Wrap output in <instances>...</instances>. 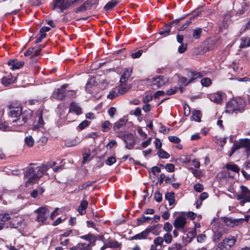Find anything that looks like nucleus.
<instances>
[{
	"instance_id": "2f4dec72",
	"label": "nucleus",
	"mask_w": 250,
	"mask_h": 250,
	"mask_svg": "<svg viewBox=\"0 0 250 250\" xmlns=\"http://www.w3.org/2000/svg\"><path fill=\"white\" fill-rule=\"evenodd\" d=\"M118 3L119 1L117 0H111L106 4L104 7V9L105 11L110 10L116 6Z\"/></svg>"
},
{
	"instance_id": "72a5a7b5",
	"label": "nucleus",
	"mask_w": 250,
	"mask_h": 250,
	"mask_svg": "<svg viewBox=\"0 0 250 250\" xmlns=\"http://www.w3.org/2000/svg\"><path fill=\"white\" fill-rule=\"evenodd\" d=\"M225 167L228 170H231L236 173H238L240 170L239 167L233 163H228L226 165Z\"/></svg>"
},
{
	"instance_id": "e2e57ef3",
	"label": "nucleus",
	"mask_w": 250,
	"mask_h": 250,
	"mask_svg": "<svg viewBox=\"0 0 250 250\" xmlns=\"http://www.w3.org/2000/svg\"><path fill=\"white\" fill-rule=\"evenodd\" d=\"M151 140H152V138L149 137L147 140L142 142L141 143V146L143 147L146 148V147H147L151 144Z\"/></svg>"
},
{
	"instance_id": "338daca9",
	"label": "nucleus",
	"mask_w": 250,
	"mask_h": 250,
	"mask_svg": "<svg viewBox=\"0 0 250 250\" xmlns=\"http://www.w3.org/2000/svg\"><path fill=\"white\" fill-rule=\"evenodd\" d=\"M183 108H184V115L186 116H188L190 113V107H189V105L188 104H185Z\"/></svg>"
},
{
	"instance_id": "0eeeda50",
	"label": "nucleus",
	"mask_w": 250,
	"mask_h": 250,
	"mask_svg": "<svg viewBox=\"0 0 250 250\" xmlns=\"http://www.w3.org/2000/svg\"><path fill=\"white\" fill-rule=\"evenodd\" d=\"M167 82V79L163 76H159L152 79L151 86L152 88L156 89L164 85Z\"/></svg>"
},
{
	"instance_id": "69168bd1",
	"label": "nucleus",
	"mask_w": 250,
	"mask_h": 250,
	"mask_svg": "<svg viewBox=\"0 0 250 250\" xmlns=\"http://www.w3.org/2000/svg\"><path fill=\"white\" fill-rule=\"evenodd\" d=\"M187 49V44H183L182 43L179 47H178V52L180 53H183Z\"/></svg>"
},
{
	"instance_id": "58836bf2",
	"label": "nucleus",
	"mask_w": 250,
	"mask_h": 250,
	"mask_svg": "<svg viewBox=\"0 0 250 250\" xmlns=\"http://www.w3.org/2000/svg\"><path fill=\"white\" fill-rule=\"evenodd\" d=\"M82 239L86 240L87 241V242H91V246L92 247L93 244V242L95 241L94 236L91 234H88L87 235H83L80 237Z\"/></svg>"
},
{
	"instance_id": "680f3d73",
	"label": "nucleus",
	"mask_w": 250,
	"mask_h": 250,
	"mask_svg": "<svg viewBox=\"0 0 250 250\" xmlns=\"http://www.w3.org/2000/svg\"><path fill=\"white\" fill-rule=\"evenodd\" d=\"M172 229V225L169 222H167L165 223L164 227V230L167 232H170Z\"/></svg>"
},
{
	"instance_id": "f3484780",
	"label": "nucleus",
	"mask_w": 250,
	"mask_h": 250,
	"mask_svg": "<svg viewBox=\"0 0 250 250\" xmlns=\"http://www.w3.org/2000/svg\"><path fill=\"white\" fill-rule=\"evenodd\" d=\"M236 242V238L233 236H229L225 238L221 243L227 247L229 250L235 244Z\"/></svg>"
},
{
	"instance_id": "9b49d317",
	"label": "nucleus",
	"mask_w": 250,
	"mask_h": 250,
	"mask_svg": "<svg viewBox=\"0 0 250 250\" xmlns=\"http://www.w3.org/2000/svg\"><path fill=\"white\" fill-rule=\"evenodd\" d=\"M187 224L186 218L183 216H179L174 221L173 226L177 229H184Z\"/></svg>"
},
{
	"instance_id": "c756f323",
	"label": "nucleus",
	"mask_w": 250,
	"mask_h": 250,
	"mask_svg": "<svg viewBox=\"0 0 250 250\" xmlns=\"http://www.w3.org/2000/svg\"><path fill=\"white\" fill-rule=\"evenodd\" d=\"M172 24V22H170L168 24L165 25L162 30L159 32V34L164 37L167 36L169 34Z\"/></svg>"
},
{
	"instance_id": "ddd939ff",
	"label": "nucleus",
	"mask_w": 250,
	"mask_h": 250,
	"mask_svg": "<svg viewBox=\"0 0 250 250\" xmlns=\"http://www.w3.org/2000/svg\"><path fill=\"white\" fill-rule=\"evenodd\" d=\"M71 113H75L77 115H79L82 113V108L75 102H72L70 104L69 112L66 116L67 119L70 118V114Z\"/></svg>"
},
{
	"instance_id": "39448f33",
	"label": "nucleus",
	"mask_w": 250,
	"mask_h": 250,
	"mask_svg": "<svg viewBox=\"0 0 250 250\" xmlns=\"http://www.w3.org/2000/svg\"><path fill=\"white\" fill-rule=\"evenodd\" d=\"M241 191L236 195L238 200H240V204L244 206L246 202H250V190L244 186L241 187Z\"/></svg>"
},
{
	"instance_id": "f704fd0d",
	"label": "nucleus",
	"mask_w": 250,
	"mask_h": 250,
	"mask_svg": "<svg viewBox=\"0 0 250 250\" xmlns=\"http://www.w3.org/2000/svg\"><path fill=\"white\" fill-rule=\"evenodd\" d=\"M250 46V38L243 37L241 39L240 47L245 48Z\"/></svg>"
},
{
	"instance_id": "0e129e2a",
	"label": "nucleus",
	"mask_w": 250,
	"mask_h": 250,
	"mask_svg": "<svg viewBox=\"0 0 250 250\" xmlns=\"http://www.w3.org/2000/svg\"><path fill=\"white\" fill-rule=\"evenodd\" d=\"M143 52V51L142 50H140L136 52H134L133 53H132L131 57L132 58L136 59L140 57L141 56Z\"/></svg>"
},
{
	"instance_id": "f257e3e1",
	"label": "nucleus",
	"mask_w": 250,
	"mask_h": 250,
	"mask_svg": "<svg viewBox=\"0 0 250 250\" xmlns=\"http://www.w3.org/2000/svg\"><path fill=\"white\" fill-rule=\"evenodd\" d=\"M55 165L56 163L53 162L50 165H43L41 167H37L36 168L32 167H29L24 175L26 187H28L37 182L49 167H52Z\"/></svg>"
},
{
	"instance_id": "393cba45",
	"label": "nucleus",
	"mask_w": 250,
	"mask_h": 250,
	"mask_svg": "<svg viewBox=\"0 0 250 250\" xmlns=\"http://www.w3.org/2000/svg\"><path fill=\"white\" fill-rule=\"evenodd\" d=\"M16 78L13 77L11 75H8L7 76L4 77L1 80V83L4 86H8L13 83L16 81Z\"/></svg>"
},
{
	"instance_id": "bf43d9fd",
	"label": "nucleus",
	"mask_w": 250,
	"mask_h": 250,
	"mask_svg": "<svg viewBox=\"0 0 250 250\" xmlns=\"http://www.w3.org/2000/svg\"><path fill=\"white\" fill-rule=\"evenodd\" d=\"M152 99V96L151 95L146 94L143 97V102L145 104H147Z\"/></svg>"
},
{
	"instance_id": "49530a36",
	"label": "nucleus",
	"mask_w": 250,
	"mask_h": 250,
	"mask_svg": "<svg viewBox=\"0 0 250 250\" xmlns=\"http://www.w3.org/2000/svg\"><path fill=\"white\" fill-rule=\"evenodd\" d=\"M151 219V218L148 216H143L137 219V225L140 226L141 224L146 222H148Z\"/></svg>"
},
{
	"instance_id": "a211bd4d",
	"label": "nucleus",
	"mask_w": 250,
	"mask_h": 250,
	"mask_svg": "<svg viewBox=\"0 0 250 250\" xmlns=\"http://www.w3.org/2000/svg\"><path fill=\"white\" fill-rule=\"evenodd\" d=\"M43 111L40 110L37 111L38 119L35 120L34 123V128H40L42 127L44 125V122L42 118Z\"/></svg>"
},
{
	"instance_id": "f8f14e48",
	"label": "nucleus",
	"mask_w": 250,
	"mask_h": 250,
	"mask_svg": "<svg viewBox=\"0 0 250 250\" xmlns=\"http://www.w3.org/2000/svg\"><path fill=\"white\" fill-rule=\"evenodd\" d=\"M67 86V84H65L62 85L61 88L55 90L52 95L53 97L59 100H63L66 96L65 88Z\"/></svg>"
},
{
	"instance_id": "7ed1b4c3",
	"label": "nucleus",
	"mask_w": 250,
	"mask_h": 250,
	"mask_svg": "<svg viewBox=\"0 0 250 250\" xmlns=\"http://www.w3.org/2000/svg\"><path fill=\"white\" fill-rule=\"evenodd\" d=\"M244 107L245 104L243 100H232L227 103L226 112L229 113H241L244 110Z\"/></svg>"
},
{
	"instance_id": "a878e982",
	"label": "nucleus",
	"mask_w": 250,
	"mask_h": 250,
	"mask_svg": "<svg viewBox=\"0 0 250 250\" xmlns=\"http://www.w3.org/2000/svg\"><path fill=\"white\" fill-rule=\"evenodd\" d=\"M88 206V202L84 199H83L78 207V211L81 215H84L85 213V209Z\"/></svg>"
},
{
	"instance_id": "bb28decb",
	"label": "nucleus",
	"mask_w": 250,
	"mask_h": 250,
	"mask_svg": "<svg viewBox=\"0 0 250 250\" xmlns=\"http://www.w3.org/2000/svg\"><path fill=\"white\" fill-rule=\"evenodd\" d=\"M132 72V69L126 68L124 73L122 75L120 82L125 83L131 76Z\"/></svg>"
},
{
	"instance_id": "3c124183",
	"label": "nucleus",
	"mask_w": 250,
	"mask_h": 250,
	"mask_svg": "<svg viewBox=\"0 0 250 250\" xmlns=\"http://www.w3.org/2000/svg\"><path fill=\"white\" fill-rule=\"evenodd\" d=\"M156 227L155 226H151L149 228H146V230L147 232V234L148 235L150 232H151L152 234L155 235H158L159 233L156 230H155Z\"/></svg>"
},
{
	"instance_id": "c85d7f7f",
	"label": "nucleus",
	"mask_w": 250,
	"mask_h": 250,
	"mask_svg": "<svg viewBox=\"0 0 250 250\" xmlns=\"http://www.w3.org/2000/svg\"><path fill=\"white\" fill-rule=\"evenodd\" d=\"M148 236L147 232L145 229L141 233L136 234L135 235L132 236L129 238V240H142L146 238Z\"/></svg>"
},
{
	"instance_id": "cd10ccee",
	"label": "nucleus",
	"mask_w": 250,
	"mask_h": 250,
	"mask_svg": "<svg viewBox=\"0 0 250 250\" xmlns=\"http://www.w3.org/2000/svg\"><path fill=\"white\" fill-rule=\"evenodd\" d=\"M148 236L147 232L145 229L141 233L136 234L135 235L132 236L129 238V240H142L146 238Z\"/></svg>"
},
{
	"instance_id": "052dcab7",
	"label": "nucleus",
	"mask_w": 250,
	"mask_h": 250,
	"mask_svg": "<svg viewBox=\"0 0 250 250\" xmlns=\"http://www.w3.org/2000/svg\"><path fill=\"white\" fill-rule=\"evenodd\" d=\"M168 139L171 142L175 144H178L180 142V138L174 136H169Z\"/></svg>"
},
{
	"instance_id": "5701e85b",
	"label": "nucleus",
	"mask_w": 250,
	"mask_h": 250,
	"mask_svg": "<svg viewBox=\"0 0 250 250\" xmlns=\"http://www.w3.org/2000/svg\"><path fill=\"white\" fill-rule=\"evenodd\" d=\"M208 98L212 102L220 104L222 102V95L220 92L210 94L208 95Z\"/></svg>"
},
{
	"instance_id": "a19ab883",
	"label": "nucleus",
	"mask_w": 250,
	"mask_h": 250,
	"mask_svg": "<svg viewBox=\"0 0 250 250\" xmlns=\"http://www.w3.org/2000/svg\"><path fill=\"white\" fill-rule=\"evenodd\" d=\"M25 144L29 147H31L34 144V139L31 135H28L24 139Z\"/></svg>"
},
{
	"instance_id": "c9c22d12",
	"label": "nucleus",
	"mask_w": 250,
	"mask_h": 250,
	"mask_svg": "<svg viewBox=\"0 0 250 250\" xmlns=\"http://www.w3.org/2000/svg\"><path fill=\"white\" fill-rule=\"evenodd\" d=\"M11 219V214L2 211L0 213V221L5 223Z\"/></svg>"
},
{
	"instance_id": "864d4df0",
	"label": "nucleus",
	"mask_w": 250,
	"mask_h": 250,
	"mask_svg": "<svg viewBox=\"0 0 250 250\" xmlns=\"http://www.w3.org/2000/svg\"><path fill=\"white\" fill-rule=\"evenodd\" d=\"M182 245L181 244L175 243L171 247H168V250H179L181 249Z\"/></svg>"
},
{
	"instance_id": "de8ad7c7",
	"label": "nucleus",
	"mask_w": 250,
	"mask_h": 250,
	"mask_svg": "<svg viewBox=\"0 0 250 250\" xmlns=\"http://www.w3.org/2000/svg\"><path fill=\"white\" fill-rule=\"evenodd\" d=\"M198 16V15H193L192 17H191V18L188 20L186 23L183 25L182 26L179 27L178 28V30H184V29H185L189 25H190L191 23V20L195 18V17H197Z\"/></svg>"
},
{
	"instance_id": "603ef678",
	"label": "nucleus",
	"mask_w": 250,
	"mask_h": 250,
	"mask_svg": "<svg viewBox=\"0 0 250 250\" xmlns=\"http://www.w3.org/2000/svg\"><path fill=\"white\" fill-rule=\"evenodd\" d=\"M179 82L184 86L188 85L189 83H189V79H188L187 78L184 77L180 78Z\"/></svg>"
},
{
	"instance_id": "774afa93",
	"label": "nucleus",
	"mask_w": 250,
	"mask_h": 250,
	"mask_svg": "<svg viewBox=\"0 0 250 250\" xmlns=\"http://www.w3.org/2000/svg\"><path fill=\"white\" fill-rule=\"evenodd\" d=\"M215 250H229V248H228L227 247L224 246L223 244H222L220 242L218 244L217 247Z\"/></svg>"
},
{
	"instance_id": "4be33fe9",
	"label": "nucleus",
	"mask_w": 250,
	"mask_h": 250,
	"mask_svg": "<svg viewBox=\"0 0 250 250\" xmlns=\"http://www.w3.org/2000/svg\"><path fill=\"white\" fill-rule=\"evenodd\" d=\"M24 64L23 61H18L17 60H12L8 62V65L11 66V68L13 70L20 69Z\"/></svg>"
},
{
	"instance_id": "f03ea898",
	"label": "nucleus",
	"mask_w": 250,
	"mask_h": 250,
	"mask_svg": "<svg viewBox=\"0 0 250 250\" xmlns=\"http://www.w3.org/2000/svg\"><path fill=\"white\" fill-rule=\"evenodd\" d=\"M33 111L26 109L24 110L22 115L16 118L11 121L13 130L16 131H21L24 129V124L29 120L33 116Z\"/></svg>"
},
{
	"instance_id": "5fc2aeb1",
	"label": "nucleus",
	"mask_w": 250,
	"mask_h": 250,
	"mask_svg": "<svg viewBox=\"0 0 250 250\" xmlns=\"http://www.w3.org/2000/svg\"><path fill=\"white\" fill-rule=\"evenodd\" d=\"M154 197L155 201L159 203L162 200V195L159 191L155 192Z\"/></svg>"
},
{
	"instance_id": "b1692460",
	"label": "nucleus",
	"mask_w": 250,
	"mask_h": 250,
	"mask_svg": "<svg viewBox=\"0 0 250 250\" xmlns=\"http://www.w3.org/2000/svg\"><path fill=\"white\" fill-rule=\"evenodd\" d=\"M131 87L126 83H120V84L118 87V94L120 95H124L130 89Z\"/></svg>"
},
{
	"instance_id": "a18cd8bd",
	"label": "nucleus",
	"mask_w": 250,
	"mask_h": 250,
	"mask_svg": "<svg viewBox=\"0 0 250 250\" xmlns=\"http://www.w3.org/2000/svg\"><path fill=\"white\" fill-rule=\"evenodd\" d=\"M202 29L201 28H197L195 29L193 31V37L195 39H198L200 37V35L202 33Z\"/></svg>"
},
{
	"instance_id": "c03bdc74",
	"label": "nucleus",
	"mask_w": 250,
	"mask_h": 250,
	"mask_svg": "<svg viewBox=\"0 0 250 250\" xmlns=\"http://www.w3.org/2000/svg\"><path fill=\"white\" fill-rule=\"evenodd\" d=\"M101 126L103 131L106 132L111 128L112 124L109 121H106L102 124Z\"/></svg>"
},
{
	"instance_id": "13d9d810",
	"label": "nucleus",
	"mask_w": 250,
	"mask_h": 250,
	"mask_svg": "<svg viewBox=\"0 0 250 250\" xmlns=\"http://www.w3.org/2000/svg\"><path fill=\"white\" fill-rule=\"evenodd\" d=\"M116 162V159L114 157H109L105 161V164L108 166H111Z\"/></svg>"
},
{
	"instance_id": "6ab92c4d",
	"label": "nucleus",
	"mask_w": 250,
	"mask_h": 250,
	"mask_svg": "<svg viewBox=\"0 0 250 250\" xmlns=\"http://www.w3.org/2000/svg\"><path fill=\"white\" fill-rule=\"evenodd\" d=\"M203 76V75L201 72L194 70L189 71L187 74V77H188L189 80V83H193L196 79L202 77Z\"/></svg>"
},
{
	"instance_id": "ea45409f",
	"label": "nucleus",
	"mask_w": 250,
	"mask_h": 250,
	"mask_svg": "<svg viewBox=\"0 0 250 250\" xmlns=\"http://www.w3.org/2000/svg\"><path fill=\"white\" fill-rule=\"evenodd\" d=\"M201 113L199 110H195L193 112L191 118L195 121L200 122L201 121Z\"/></svg>"
},
{
	"instance_id": "aec40b11",
	"label": "nucleus",
	"mask_w": 250,
	"mask_h": 250,
	"mask_svg": "<svg viewBox=\"0 0 250 250\" xmlns=\"http://www.w3.org/2000/svg\"><path fill=\"white\" fill-rule=\"evenodd\" d=\"M85 90L88 93H89L94 96H96L99 92V89L98 87L94 85H92L91 82H87L85 86Z\"/></svg>"
},
{
	"instance_id": "9d476101",
	"label": "nucleus",
	"mask_w": 250,
	"mask_h": 250,
	"mask_svg": "<svg viewBox=\"0 0 250 250\" xmlns=\"http://www.w3.org/2000/svg\"><path fill=\"white\" fill-rule=\"evenodd\" d=\"M243 221V218L240 219H232L230 217H224L223 222L225 225L229 227H234L242 223Z\"/></svg>"
},
{
	"instance_id": "4468645a",
	"label": "nucleus",
	"mask_w": 250,
	"mask_h": 250,
	"mask_svg": "<svg viewBox=\"0 0 250 250\" xmlns=\"http://www.w3.org/2000/svg\"><path fill=\"white\" fill-rule=\"evenodd\" d=\"M228 229L225 228H219L214 232L212 237L213 241L215 242H218L222 237L223 235L228 233Z\"/></svg>"
},
{
	"instance_id": "2eb2a0df",
	"label": "nucleus",
	"mask_w": 250,
	"mask_h": 250,
	"mask_svg": "<svg viewBox=\"0 0 250 250\" xmlns=\"http://www.w3.org/2000/svg\"><path fill=\"white\" fill-rule=\"evenodd\" d=\"M24 220L21 216H15L10 222V226L14 228H18L24 225Z\"/></svg>"
},
{
	"instance_id": "8fccbe9b",
	"label": "nucleus",
	"mask_w": 250,
	"mask_h": 250,
	"mask_svg": "<svg viewBox=\"0 0 250 250\" xmlns=\"http://www.w3.org/2000/svg\"><path fill=\"white\" fill-rule=\"evenodd\" d=\"M201 83L204 86L208 87L211 83V81L209 78H204L201 80Z\"/></svg>"
},
{
	"instance_id": "e433bc0d",
	"label": "nucleus",
	"mask_w": 250,
	"mask_h": 250,
	"mask_svg": "<svg viewBox=\"0 0 250 250\" xmlns=\"http://www.w3.org/2000/svg\"><path fill=\"white\" fill-rule=\"evenodd\" d=\"M125 124L126 121H125V120L121 119L114 124L113 126V129L114 130L119 129L123 126H124L125 125Z\"/></svg>"
},
{
	"instance_id": "6e6552de",
	"label": "nucleus",
	"mask_w": 250,
	"mask_h": 250,
	"mask_svg": "<svg viewBox=\"0 0 250 250\" xmlns=\"http://www.w3.org/2000/svg\"><path fill=\"white\" fill-rule=\"evenodd\" d=\"M122 138L125 143V147L127 149H131L133 148L135 140L133 134L130 133L124 135L122 136Z\"/></svg>"
},
{
	"instance_id": "473e14b6",
	"label": "nucleus",
	"mask_w": 250,
	"mask_h": 250,
	"mask_svg": "<svg viewBox=\"0 0 250 250\" xmlns=\"http://www.w3.org/2000/svg\"><path fill=\"white\" fill-rule=\"evenodd\" d=\"M91 7V2L87 0L78 8L77 11L79 12H83L87 10V9H90Z\"/></svg>"
},
{
	"instance_id": "6e6d98bb",
	"label": "nucleus",
	"mask_w": 250,
	"mask_h": 250,
	"mask_svg": "<svg viewBox=\"0 0 250 250\" xmlns=\"http://www.w3.org/2000/svg\"><path fill=\"white\" fill-rule=\"evenodd\" d=\"M194 189L196 191L201 192L204 189V186L202 184L197 183L194 185Z\"/></svg>"
},
{
	"instance_id": "1a4fd4ad",
	"label": "nucleus",
	"mask_w": 250,
	"mask_h": 250,
	"mask_svg": "<svg viewBox=\"0 0 250 250\" xmlns=\"http://www.w3.org/2000/svg\"><path fill=\"white\" fill-rule=\"evenodd\" d=\"M37 220L39 222H44L49 215L48 209L45 207L40 208L37 210Z\"/></svg>"
},
{
	"instance_id": "7c9ffc66",
	"label": "nucleus",
	"mask_w": 250,
	"mask_h": 250,
	"mask_svg": "<svg viewBox=\"0 0 250 250\" xmlns=\"http://www.w3.org/2000/svg\"><path fill=\"white\" fill-rule=\"evenodd\" d=\"M165 199L167 200L170 206L175 203L174 193L173 192H167L165 195Z\"/></svg>"
},
{
	"instance_id": "4d7b16f0",
	"label": "nucleus",
	"mask_w": 250,
	"mask_h": 250,
	"mask_svg": "<svg viewBox=\"0 0 250 250\" xmlns=\"http://www.w3.org/2000/svg\"><path fill=\"white\" fill-rule=\"evenodd\" d=\"M89 122L86 120L83 121L78 125V129L80 130L83 129L85 127L89 125Z\"/></svg>"
},
{
	"instance_id": "37998d69",
	"label": "nucleus",
	"mask_w": 250,
	"mask_h": 250,
	"mask_svg": "<svg viewBox=\"0 0 250 250\" xmlns=\"http://www.w3.org/2000/svg\"><path fill=\"white\" fill-rule=\"evenodd\" d=\"M120 246V245L119 243L117 241L115 240L110 241L106 243V246H107L108 248H117L119 247Z\"/></svg>"
},
{
	"instance_id": "4c0bfd02",
	"label": "nucleus",
	"mask_w": 250,
	"mask_h": 250,
	"mask_svg": "<svg viewBox=\"0 0 250 250\" xmlns=\"http://www.w3.org/2000/svg\"><path fill=\"white\" fill-rule=\"evenodd\" d=\"M164 242L163 237L158 236L154 239V240H153L154 244L152 245L156 246V248H157L158 246H160L162 248L163 247H164V246L163 245Z\"/></svg>"
},
{
	"instance_id": "09e8293b",
	"label": "nucleus",
	"mask_w": 250,
	"mask_h": 250,
	"mask_svg": "<svg viewBox=\"0 0 250 250\" xmlns=\"http://www.w3.org/2000/svg\"><path fill=\"white\" fill-rule=\"evenodd\" d=\"M162 237L164 240V242H165L166 244H170L172 240V235L169 233L165 234L164 237Z\"/></svg>"
},
{
	"instance_id": "423d86ee",
	"label": "nucleus",
	"mask_w": 250,
	"mask_h": 250,
	"mask_svg": "<svg viewBox=\"0 0 250 250\" xmlns=\"http://www.w3.org/2000/svg\"><path fill=\"white\" fill-rule=\"evenodd\" d=\"M51 6L53 10L58 8L61 12L69 7L67 0H53L51 3Z\"/></svg>"
},
{
	"instance_id": "dca6fc26",
	"label": "nucleus",
	"mask_w": 250,
	"mask_h": 250,
	"mask_svg": "<svg viewBox=\"0 0 250 250\" xmlns=\"http://www.w3.org/2000/svg\"><path fill=\"white\" fill-rule=\"evenodd\" d=\"M91 242L80 243L72 247L70 250H92Z\"/></svg>"
},
{
	"instance_id": "20e7f679",
	"label": "nucleus",
	"mask_w": 250,
	"mask_h": 250,
	"mask_svg": "<svg viewBox=\"0 0 250 250\" xmlns=\"http://www.w3.org/2000/svg\"><path fill=\"white\" fill-rule=\"evenodd\" d=\"M241 148H244L245 149L247 156L249 157L250 155V140L245 138L235 142L233 144L231 152L229 155V156H231L236 150Z\"/></svg>"
},
{
	"instance_id": "412c9836",
	"label": "nucleus",
	"mask_w": 250,
	"mask_h": 250,
	"mask_svg": "<svg viewBox=\"0 0 250 250\" xmlns=\"http://www.w3.org/2000/svg\"><path fill=\"white\" fill-rule=\"evenodd\" d=\"M24 110L20 107H13L10 111V115L12 117L18 118L22 115Z\"/></svg>"
},
{
	"instance_id": "79ce46f5",
	"label": "nucleus",
	"mask_w": 250,
	"mask_h": 250,
	"mask_svg": "<svg viewBox=\"0 0 250 250\" xmlns=\"http://www.w3.org/2000/svg\"><path fill=\"white\" fill-rule=\"evenodd\" d=\"M157 155L160 158L163 159H167L170 157V155L162 149H160L158 150Z\"/></svg>"
}]
</instances>
